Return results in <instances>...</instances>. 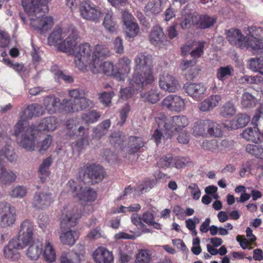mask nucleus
Instances as JSON below:
<instances>
[{
  "label": "nucleus",
  "instance_id": "nucleus-28",
  "mask_svg": "<svg viewBox=\"0 0 263 263\" xmlns=\"http://www.w3.org/2000/svg\"><path fill=\"white\" fill-rule=\"evenodd\" d=\"M42 256L44 259L49 263L54 262L56 259V252L54 247L49 240H46Z\"/></svg>",
  "mask_w": 263,
  "mask_h": 263
},
{
  "label": "nucleus",
  "instance_id": "nucleus-62",
  "mask_svg": "<svg viewBox=\"0 0 263 263\" xmlns=\"http://www.w3.org/2000/svg\"><path fill=\"white\" fill-rule=\"evenodd\" d=\"M10 42V37L7 32L0 31V47L5 48L7 47Z\"/></svg>",
  "mask_w": 263,
  "mask_h": 263
},
{
  "label": "nucleus",
  "instance_id": "nucleus-21",
  "mask_svg": "<svg viewBox=\"0 0 263 263\" xmlns=\"http://www.w3.org/2000/svg\"><path fill=\"white\" fill-rule=\"evenodd\" d=\"M76 135L78 139L72 143V147H75L78 152H81L84 149L85 144H88V139L89 137L88 133L85 130L83 126H80L77 130L74 132L72 131L70 136Z\"/></svg>",
  "mask_w": 263,
  "mask_h": 263
},
{
  "label": "nucleus",
  "instance_id": "nucleus-61",
  "mask_svg": "<svg viewBox=\"0 0 263 263\" xmlns=\"http://www.w3.org/2000/svg\"><path fill=\"white\" fill-rule=\"evenodd\" d=\"M54 68L55 66L52 67L51 71L53 72L54 74L58 78H62L64 81L68 82H70L73 81L72 78L70 76L65 75L60 70H55L54 69Z\"/></svg>",
  "mask_w": 263,
  "mask_h": 263
},
{
  "label": "nucleus",
  "instance_id": "nucleus-5",
  "mask_svg": "<svg viewBox=\"0 0 263 263\" xmlns=\"http://www.w3.org/2000/svg\"><path fill=\"white\" fill-rule=\"evenodd\" d=\"M135 72L131 84H137L139 87L151 83L154 80L152 74V57L145 53L137 55L135 59Z\"/></svg>",
  "mask_w": 263,
  "mask_h": 263
},
{
  "label": "nucleus",
  "instance_id": "nucleus-50",
  "mask_svg": "<svg viewBox=\"0 0 263 263\" xmlns=\"http://www.w3.org/2000/svg\"><path fill=\"white\" fill-rule=\"evenodd\" d=\"M218 104V100H204L201 102L199 109L202 111H207L212 109Z\"/></svg>",
  "mask_w": 263,
  "mask_h": 263
},
{
  "label": "nucleus",
  "instance_id": "nucleus-52",
  "mask_svg": "<svg viewBox=\"0 0 263 263\" xmlns=\"http://www.w3.org/2000/svg\"><path fill=\"white\" fill-rule=\"evenodd\" d=\"M189 162L190 158L189 157L181 156L173 157V167H175L177 169L182 168Z\"/></svg>",
  "mask_w": 263,
  "mask_h": 263
},
{
  "label": "nucleus",
  "instance_id": "nucleus-4",
  "mask_svg": "<svg viewBox=\"0 0 263 263\" xmlns=\"http://www.w3.org/2000/svg\"><path fill=\"white\" fill-rule=\"evenodd\" d=\"M80 217L79 213L71 211L68 207L64 208L60 217V228L61 233L60 240L63 245L73 246L79 237V232L71 230L77 223L78 219Z\"/></svg>",
  "mask_w": 263,
  "mask_h": 263
},
{
  "label": "nucleus",
  "instance_id": "nucleus-53",
  "mask_svg": "<svg viewBox=\"0 0 263 263\" xmlns=\"http://www.w3.org/2000/svg\"><path fill=\"white\" fill-rule=\"evenodd\" d=\"M27 194V189L23 186H17L12 189L9 194L11 197L16 198H23Z\"/></svg>",
  "mask_w": 263,
  "mask_h": 263
},
{
  "label": "nucleus",
  "instance_id": "nucleus-64",
  "mask_svg": "<svg viewBox=\"0 0 263 263\" xmlns=\"http://www.w3.org/2000/svg\"><path fill=\"white\" fill-rule=\"evenodd\" d=\"M59 263H77L76 261L72 258L69 252H63L61 254L59 258Z\"/></svg>",
  "mask_w": 263,
  "mask_h": 263
},
{
  "label": "nucleus",
  "instance_id": "nucleus-2",
  "mask_svg": "<svg viewBox=\"0 0 263 263\" xmlns=\"http://www.w3.org/2000/svg\"><path fill=\"white\" fill-rule=\"evenodd\" d=\"M50 0H22V5L30 21V25L41 33L50 30L54 25L51 16L43 15L48 11Z\"/></svg>",
  "mask_w": 263,
  "mask_h": 263
},
{
  "label": "nucleus",
  "instance_id": "nucleus-25",
  "mask_svg": "<svg viewBox=\"0 0 263 263\" xmlns=\"http://www.w3.org/2000/svg\"><path fill=\"white\" fill-rule=\"evenodd\" d=\"M184 89L186 93L191 97H199L203 94L205 88L203 85L192 83H186L184 85Z\"/></svg>",
  "mask_w": 263,
  "mask_h": 263
},
{
  "label": "nucleus",
  "instance_id": "nucleus-17",
  "mask_svg": "<svg viewBox=\"0 0 263 263\" xmlns=\"http://www.w3.org/2000/svg\"><path fill=\"white\" fill-rule=\"evenodd\" d=\"M25 248L24 246L13 238L4 247V256L8 260L17 261L20 258V253L18 250Z\"/></svg>",
  "mask_w": 263,
  "mask_h": 263
},
{
  "label": "nucleus",
  "instance_id": "nucleus-54",
  "mask_svg": "<svg viewBox=\"0 0 263 263\" xmlns=\"http://www.w3.org/2000/svg\"><path fill=\"white\" fill-rule=\"evenodd\" d=\"M196 62L194 61H183L180 65V68L182 70H186L188 68H190V69L194 72L197 70L196 67L194 66ZM196 74L197 73H194V72L191 74V76H189V78L190 79H192L196 76Z\"/></svg>",
  "mask_w": 263,
  "mask_h": 263
},
{
  "label": "nucleus",
  "instance_id": "nucleus-42",
  "mask_svg": "<svg viewBox=\"0 0 263 263\" xmlns=\"http://www.w3.org/2000/svg\"><path fill=\"white\" fill-rule=\"evenodd\" d=\"M2 157L6 158L9 162H12L16 160L17 155L11 145H7L0 151V159L3 163Z\"/></svg>",
  "mask_w": 263,
  "mask_h": 263
},
{
  "label": "nucleus",
  "instance_id": "nucleus-57",
  "mask_svg": "<svg viewBox=\"0 0 263 263\" xmlns=\"http://www.w3.org/2000/svg\"><path fill=\"white\" fill-rule=\"evenodd\" d=\"M187 189L190 190L191 194L194 199L198 200L200 198L201 192L197 184L192 183L188 186Z\"/></svg>",
  "mask_w": 263,
  "mask_h": 263
},
{
  "label": "nucleus",
  "instance_id": "nucleus-9",
  "mask_svg": "<svg viewBox=\"0 0 263 263\" xmlns=\"http://www.w3.org/2000/svg\"><path fill=\"white\" fill-rule=\"evenodd\" d=\"M155 120L159 128L162 126L167 131L166 139H171L173 135L179 133L189 124L188 119L184 116H176L168 119L164 114L160 113Z\"/></svg>",
  "mask_w": 263,
  "mask_h": 263
},
{
  "label": "nucleus",
  "instance_id": "nucleus-3",
  "mask_svg": "<svg viewBox=\"0 0 263 263\" xmlns=\"http://www.w3.org/2000/svg\"><path fill=\"white\" fill-rule=\"evenodd\" d=\"M248 31L245 37L239 30L231 29L227 31L226 37L232 45L246 48L254 54L261 52L263 50V28L253 26L248 27Z\"/></svg>",
  "mask_w": 263,
  "mask_h": 263
},
{
  "label": "nucleus",
  "instance_id": "nucleus-43",
  "mask_svg": "<svg viewBox=\"0 0 263 263\" xmlns=\"http://www.w3.org/2000/svg\"><path fill=\"white\" fill-rule=\"evenodd\" d=\"M131 80L130 81V86L122 89L120 90V95L121 99L125 98H130L140 89H141L144 85L139 87L137 84L134 83L132 85L130 83Z\"/></svg>",
  "mask_w": 263,
  "mask_h": 263
},
{
  "label": "nucleus",
  "instance_id": "nucleus-55",
  "mask_svg": "<svg viewBox=\"0 0 263 263\" xmlns=\"http://www.w3.org/2000/svg\"><path fill=\"white\" fill-rule=\"evenodd\" d=\"M131 108L128 103H126L122 107L119 111L120 121L119 124L120 125H123L126 122V119L128 117V114L130 111Z\"/></svg>",
  "mask_w": 263,
  "mask_h": 263
},
{
  "label": "nucleus",
  "instance_id": "nucleus-40",
  "mask_svg": "<svg viewBox=\"0 0 263 263\" xmlns=\"http://www.w3.org/2000/svg\"><path fill=\"white\" fill-rule=\"evenodd\" d=\"M234 71V69L231 65L221 66L217 71V78L221 81H224L228 77L231 76Z\"/></svg>",
  "mask_w": 263,
  "mask_h": 263
},
{
  "label": "nucleus",
  "instance_id": "nucleus-33",
  "mask_svg": "<svg viewBox=\"0 0 263 263\" xmlns=\"http://www.w3.org/2000/svg\"><path fill=\"white\" fill-rule=\"evenodd\" d=\"M209 120H200L195 122L193 127V134L195 136H207Z\"/></svg>",
  "mask_w": 263,
  "mask_h": 263
},
{
  "label": "nucleus",
  "instance_id": "nucleus-15",
  "mask_svg": "<svg viewBox=\"0 0 263 263\" xmlns=\"http://www.w3.org/2000/svg\"><path fill=\"white\" fill-rule=\"evenodd\" d=\"M81 16L87 20L96 21L101 16L100 9L89 1L81 3L80 7Z\"/></svg>",
  "mask_w": 263,
  "mask_h": 263
},
{
  "label": "nucleus",
  "instance_id": "nucleus-12",
  "mask_svg": "<svg viewBox=\"0 0 263 263\" xmlns=\"http://www.w3.org/2000/svg\"><path fill=\"white\" fill-rule=\"evenodd\" d=\"M69 191H70L73 196L77 197L80 201L84 202H92L97 197L96 192L90 187L83 186L78 184L74 180L68 181L67 184Z\"/></svg>",
  "mask_w": 263,
  "mask_h": 263
},
{
  "label": "nucleus",
  "instance_id": "nucleus-49",
  "mask_svg": "<svg viewBox=\"0 0 263 263\" xmlns=\"http://www.w3.org/2000/svg\"><path fill=\"white\" fill-rule=\"evenodd\" d=\"M125 27L126 34L129 39L134 38L137 35L139 32V26L135 22L127 25Z\"/></svg>",
  "mask_w": 263,
  "mask_h": 263
},
{
  "label": "nucleus",
  "instance_id": "nucleus-30",
  "mask_svg": "<svg viewBox=\"0 0 263 263\" xmlns=\"http://www.w3.org/2000/svg\"><path fill=\"white\" fill-rule=\"evenodd\" d=\"M260 135L261 132L259 131L257 125L254 126V129L252 127H248L241 134L243 138L253 142L260 141Z\"/></svg>",
  "mask_w": 263,
  "mask_h": 263
},
{
  "label": "nucleus",
  "instance_id": "nucleus-10",
  "mask_svg": "<svg viewBox=\"0 0 263 263\" xmlns=\"http://www.w3.org/2000/svg\"><path fill=\"white\" fill-rule=\"evenodd\" d=\"M188 6L186 5L181 11L182 20L180 25L182 28H187L195 24L200 28L206 29L213 26L215 23L216 17L206 14L199 15L196 12L192 13L187 9Z\"/></svg>",
  "mask_w": 263,
  "mask_h": 263
},
{
  "label": "nucleus",
  "instance_id": "nucleus-51",
  "mask_svg": "<svg viewBox=\"0 0 263 263\" xmlns=\"http://www.w3.org/2000/svg\"><path fill=\"white\" fill-rule=\"evenodd\" d=\"M218 140H204L201 144L202 148L213 153H217Z\"/></svg>",
  "mask_w": 263,
  "mask_h": 263
},
{
  "label": "nucleus",
  "instance_id": "nucleus-37",
  "mask_svg": "<svg viewBox=\"0 0 263 263\" xmlns=\"http://www.w3.org/2000/svg\"><path fill=\"white\" fill-rule=\"evenodd\" d=\"M219 111L221 116L229 118L233 117L236 114V109L234 105L229 101L220 107Z\"/></svg>",
  "mask_w": 263,
  "mask_h": 263
},
{
  "label": "nucleus",
  "instance_id": "nucleus-39",
  "mask_svg": "<svg viewBox=\"0 0 263 263\" xmlns=\"http://www.w3.org/2000/svg\"><path fill=\"white\" fill-rule=\"evenodd\" d=\"M152 254L147 249H140L136 254L135 263H150Z\"/></svg>",
  "mask_w": 263,
  "mask_h": 263
},
{
  "label": "nucleus",
  "instance_id": "nucleus-29",
  "mask_svg": "<svg viewBox=\"0 0 263 263\" xmlns=\"http://www.w3.org/2000/svg\"><path fill=\"white\" fill-rule=\"evenodd\" d=\"M52 163V159L51 157H48L44 159L42 163L40 165L39 170V176L41 181L45 182L47 179L49 178L50 172L49 167Z\"/></svg>",
  "mask_w": 263,
  "mask_h": 263
},
{
  "label": "nucleus",
  "instance_id": "nucleus-41",
  "mask_svg": "<svg viewBox=\"0 0 263 263\" xmlns=\"http://www.w3.org/2000/svg\"><path fill=\"white\" fill-rule=\"evenodd\" d=\"M217 137L222 135V131L219 124L212 120H209L208 128H207V135Z\"/></svg>",
  "mask_w": 263,
  "mask_h": 263
},
{
  "label": "nucleus",
  "instance_id": "nucleus-27",
  "mask_svg": "<svg viewBox=\"0 0 263 263\" xmlns=\"http://www.w3.org/2000/svg\"><path fill=\"white\" fill-rule=\"evenodd\" d=\"M16 174L10 170H7L2 163L0 159V180L5 184H10L15 181Z\"/></svg>",
  "mask_w": 263,
  "mask_h": 263
},
{
  "label": "nucleus",
  "instance_id": "nucleus-38",
  "mask_svg": "<svg viewBox=\"0 0 263 263\" xmlns=\"http://www.w3.org/2000/svg\"><path fill=\"white\" fill-rule=\"evenodd\" d=\"M246 151L257 158L263 159V146L260 144H249L246 146Z\"/></svg>",
  "mask_w": 263,
  "mask_h": 263
},
{
  "label": "nucleus",
  "instance_id": "nucleus-19",
  "mask_svg": "<svg viewBox=\"0 0 263 263\" xmlns=\"http://www.w3.org/2000/svg\"><path fill=\"white\" fill-rule=\"evenodd\" d=\"M104 58L105 57H98L97 59L98 62L94 63V66L96 67L94 68V69L91 68L90 70L93 73L103 72L106 75H113L117 78H119V80H122V78L120 72L115 70L111 62H102V59Z\"/></svg>",
  "mask_w": 263,
  "mask_h": 263
},
{
  "label": "nucleus",
  "instance_id": "nucleus-59",
  "mask_svg": "<svg viewBox=\"0 0 263 263\" xmlns=\"http://www.w3.org/2000/svg\"><path fill=\"white\" fill-rule=\"evenodd\" d=\"M204 44L205 43L203 42H199L198 43L196 49H194L191 52V55L193 58H198L202 55Z\"/></svg>",
  "mask_w": 263,
  "mask_h": 263
},
{
  "label": "nucleus",
  "instance_id": "nucleus-16",
  "mask_svg": "<svg viewBox=\"0 0 263 263\" xmlns=\"http://www.w3.org/2000/svg\"><path fill=\"white\" fill-rule=\"evenodd\" d=\"M15 221L14 209L9 203H0V226L6 228L12 226Z\"/></svg>",
  "mask_w": 263,
  "mask_h": 263
},
{
  "label": "nucleus",
  "instance_id": "nucleus-35",
  "mask_svg": "<svg viewBox=\"0 0 263 263\" xmlns=\"http://www.w3.org/2000/svg\"><path fill=\"white\" fill-rule=\"evenodd\" d=\"M248 67L254 72H258L263 76V56L250 59Z\"/></svg>",
  "mask_w": 263,
  "mask_h": 263
},
{
  "label": "nucleus",
  "instance_id": "nucleus-22",
  "mask_svg": "<svg viewBox=\"0 0 263 263\" xmlns=\"http://www.w3.org/2000/svg\"><path fill=\"white\" fill-rule=\"evenodd\" d=\"M92 258L95 263H112L114 261L112 252L103 247H99L95 250Z\"/></svg>",
  "mask_w": 263,
  "mask_h": 263
},
{
  "label": "nucleus",
  "instance_id": "nucleus-32",
  "mask_svg": "<svg viewBox=\"0 0 263 263\" xmlns=\"http://www.w3.org/2000/svg\"><path fill=\"white\" fill-rule=\"evenodd\" d=\"M144 145L143 138L140 137L130 136L128 138V154H134Z\"/></svg>",
  "mask_w": 263,
  "mask_h": 263
},
{
  "label": "nucleus",
  "instance_id": "nucleus-14",
  "mask_svg": "<svg viewBox=\"0 0 263 263\" xmlns=\"http://www.w3.org/2000/svg\"><path fill=\"white\" fill-rule=\"evenodd\" d=\"M34 228V223L31 220L26 219L23 221L19 227L17 237L14 238L26 247L33 241Z\"/></svg>",
  "mask_w": 263,
  "mask_h": 263
},
{
  "label": "nucleus",
  "instance_id": "nucleus-60",
  "mask_svg": "<svg viewBox=\"0 0 263 263\" xmlns=\"http://www.w3.org/2000/svg\"><path fill=\"white\" fill-rule=\"evenodd\" d=\"M101 228L97 227L90 230L86 237L89 240H95L101 237Z\"/></svg>",
  "mask_w": 263,
  "mask_h": 263
},
{
  "label": "nucleus",
  "instance_id": "nucleus-20",
  "mask_svg": "<svg viewBox=\"0 0 263 263\" xmlns=\"http://www.w3.org/2000/svg\"><path fill=\"white\" fill-rule=\"evenodd\" d=\"M159 86L163 90L174 92L180 88L178 82L171 75L164 73L160 77Z\"/></svg>",
  "mask_w": 263,
  "mask_h": 263
},
{
  "label": "nucleus",
  "instance_id": "nucleus-26",
  "mask_svg": "<svg viewBox=\"0 0 263 263\" xmlns=\"http://www.w3.org/2000/svg\"><path fill=\"white\" fill-rule=\"evenodd\" d=\"M162 29L159 26H154L149 34V41L155 46H159L164 39Z\"/></svg>",
  "mask_w": 263,
  "mask_h": 263
},
{
  "label": "nucleus",
  "instance_id": "nucleus-48",
  "mask_svg": "<svg viewBox=\"0 0 263 263\" xmlns=\"http://www.w3.org/2000/svg\"><path fill=\"white\" fill-rule=\"evenodd\" d=\"M52 142V137L51 136L48 135L46 137L41 141H40L37 144V148L39 152L41 154H44Z\"/></svg>",
  "mask_w": 263,
  "mask_h": 263
},
{
  "label": "nucleus",
  "instance_id": "nucleus-11",
  "mask_svg": "<svg viewBox=\"0 0 263 263\" xmlns=\"http://www.w3.org/2000/svg\"><path fill=\"white\" fill-rule=\"evenodd\" d=\"M44 113L43 107L38 104H31L28 105L22 111L21 115V119L18 121L14 126V135L18 138L25 132L27 127H25L26 120L31 119L33 117H39Z\"/></svg>",
  "mask_w": 263,
  "mask_h": 263
},
{
  "label": "nucleus",
  "instance_id": "nucleus-45",
  "mask_svg": "<svg viewBox=\"0 0 263 263\" xmlns=\"http://www.w3.org/2000/svg\"><path fill=\"white\" fill-rule=\"evenodd\" d=\"M130 63V60L126 57H123L119 61L118 68L120 71L119 72L122 78V80L124 79V75L127 74L129 72V65Z\"/></svg>",
  "mask_w": 263,
  "mask_h": 263
},
{
  "label": "nucleus",
  "instance_id": "nucleus-56",
  "mask_svg": "<svg viewBox=\"0 0 263 263\" xmlns=\"http://www.w3.org/2000/svg\"><path fill=\"white\" fill-rule=\"evenodd\" d=\"M164 132V135H163L161 132L158 129L154 131V134L152 135V139L156 142L157 145H158L161 143V140L162 138L165 140L168 139H166L168 136L167 132L165 128Z\"/></svg>",
  "mask_w": 263,
  "mask_h": 263
},
{
  "label": "nucleus",
  "instance_id": "nucleus-63",
  "mask_svg": "<svg viewBox=\"0 0 263 263\" xmlns=\"http://www.w3.org/2000/svg\"><path fill=\"white\" fill-rule=\"evenodd\" d=\"M122 18L125 26L135 22L134 17L127 11H124L122 12Z\"/></svg>",
  "mask_w": 263,
  "mask_h": 263
},
{
  "label": "nucleus",
  "instance_id": "nucleus-47",
  "mask_svg": "<svg viewBox=\"0 0 263 263\" xmlns=\"http://www.w3.org/2000/svg\"><path fill=\"white\" fill-rule=\"evenodd\" d=\"M110 121L109 120H106L102 122L98 125L94 129V134L97 137L100 138L102 136L105 134L107 129L110 126Z\"/></svg>",
  "mask_w": 263,
  "mask_h": 263
},
{
  "label": "nucleus",
  "instance_id": "nucleus-46",
  "mask_svg": "<svg viewBox=\"0 0 263 263\" xmlns=\"http://www.w3.org/2000/svg\"><path fill=\"white\" fill-rule=\"evenodd\" d=\"M101 116L100 114L95 110H92L87 113L83 114L81 118L82 120L86 123H93L96 122Z\"/></svg>",
  "mask_w": 263,
  "mask_h": 263
},
{
  "label": "nucleus",
  "instance_id": "nucleus-13",
  "mask_svg": "<svg viewBox=\"0 0 263 263\" xmlns=\"http://www.w3.org/2000/svg\"><path fill=\"white\" fill-rule=\"evenodd\" d=\"M104 168L99 164L92 163L87 164L79 169V175L81 179L85 181L86 178L91 183L101 182L105 176Z\"/></svg>",
  "mask_w": 263,
  "mask_h": 263
},
{
  "label": "nucleus",
  "instance_id": "nucleus-34",
  "mask_svg": "<svg viewBox=\"0 0 263 263\" xmlns=\"http://www.w3.org/2000/svg\"><path fill=\"white\" fill-rule=\"evenodd\" d=\"M162 10L160 0H149L144 8V12L147 14L159 13Z\"/></svg>",
  "mask_w": 263,
  "mask_h": 263
},
{
  "label": "nucleus",
  "instance_id": "nucleus-31",
  "mask_svg": "<svg viewBox=\"0 0 263 263\" xmlns=\"http://www.w3.org/2000/svg\"><path fill=\"white\" fill-rule=\"evenodd\" d=\"M162 105L170 110L179 112L185 106L184 100H163Z\"/></svg>",
  "mask_w": 263,
  "mask_h": 263
},
{
  "label": "nucleus",
  "instance_id": "nucleus-58",
  "mask_svg": "<svg viewBox=\"0 0 263 263\" xmlns=\"http://www.w3.org/2000/svg\"><path fill=\"white\" fill-rule=\"evenodd\" d=\"M218 140L217 153H223L229 150L231 147V143L227 140Z\"/></svg>",
  "mask_w": 263,
  "mask_h": 263
},
{
  "label": "nucleus",
  "instance_id": "nucleus-8",
  "mask_svg": "<svg viewBox=\"0 0 263 263\" xmlns=\"http://www.w3.org/2000/svg\"><path fill=\"white\" fill-rule=\"evenodd\" d=\"M78 36V31L73 28L56 27L48 37V43L50 46H57L59 50L66 53L64 48L72 45L74 43L73 39Z\"/></svg>",
  "mask_w": 263,
  "mask_h": 263
},
{
  "label": "nucleus",
  "instance_id": "nucleus-7",
  "mask_svg": "<svg viewBox=\"0 0 263 263\" xmlns=\"http://www.w3.org/2000/svg\"><path fill=\"white\" fill-rule=\"evenodd\" d=\"M52 101L51 106L47 105L46 109L50 114L57 112H65L66 113L78 111L93 107L91 100H47Z\"/></svg>",
  "mask_w": 263,
  "mask_h": 263
},
{
  "label": "nucleus",
  "instance_id": "nucleus-44",
  "mask_svg": "<svg viewBox=\"0 0 263 263\" xmlns=\"http://www.w3.org/2000/svg\"><path fill=\"white\" fill-rule=\"evenodd\" d=\"M158 166L163 169L173 168V156L171 154L162 156L157 162Z\"/></svg>",
  "mask_w": 263,
  "mask_h": 263
},
{
  "label": "nucleus",
  "instance_id": "nucleus-6",
  "mask_svg": "<svg viewBox=\"0 0 263 263\" xmlns=\"http://www.w3.org/2000/svg\"><path fill=\"white\" fill-rule=\"evenodd\" d=\"M57 123L55 117H49L44 119L38 125H32L28 127L22 135V139L19 142L20 146L28 151H34L36 132L53 130L57 128Z\"/></svg>",
  "mask_w": 263,
  "mask_h": 263
},
{
  "label": "nucleus",
  "instance_id": "nucleus-18",
  "mask_svg": "<svg viewBox=\"0 0 263 263\" xmlns=\"http://www.w3.org/2000/svg\"><path fill=\"white\" fill-rule=\"evenodd\" d=\"M53 202L51 193L47 191H39L34 195L32 205L37 209H44L50 206Z\"/></svg>",
  "mask_w": 263,
  "mask_h": 263
},
{
  "label": "nucleus",
  "instance_id": "nucleus-1",
  "mask_svg": "<svg viewBox=\"0 0 263 263\" xmlns=\"http://www.w3.org/2000/svg\"><path fill=\"white\" fill-rule=\"evenodd\" d=\"M78 36L73 39V43L69 47H64L66 53L74 57L76 66L80 70L86 71L91 68L94 69L95 62L99 57H107L110 54L108 48L102 44L97 45L93 48L88 43L78 45Z\"/></svg>",
  "mask_w": 263,
  "mask_h": 263
},
{
  "label": "nucleus",
  "instance_id": "nucleus-24",
  "mask_svg": "<svg viewBox=\"0 0 263 263\" xmlns=\"http://www.w3.org/2000/svg\"><path fill=\"white\" fill-rule=\"evenodd\" d=\"M43 251V243L40 241H34L27 250L26 255L32 260H37Z\"/></svg>",
  "mask_w": 263,
  "mask_h": 263
},
{
  "label": "nucleus",
  "instance_id": "nucleus-23",
  "mask_svg": "<svg viewBox=\"0 0 263 263\" xmlns=\"http://www.w3.org/2000/svg\"><path fill=\"white\" fill-rule=\"evenodd\" d=\"M250 120V117L246 114H238L236 117L235 120L229 121L224 124V127L228 130H232L242 128L249 122Z\"/></svg>",
  "mask_w": 263,
  "mask_h": 263
},
{
  "label": "nucleus",
  "instance_id": "nucleus-36",
  "mask_svg": "<svg viewBox=\"0 0 263 263\" xmlns=\"http://www.w3.org/2000/svg\"><path fill=\"white\" fill-rule=\"evenodd\" d=\"M103 25L109 32L114 33L117 31V23L113 17V13L108 11L105 14Z\"/></svg>",
  "mask_w": 263,
  "mask_h": 263
}]
</instances>
